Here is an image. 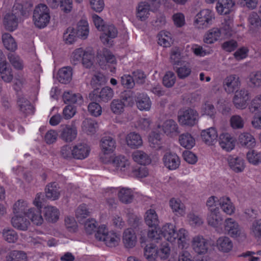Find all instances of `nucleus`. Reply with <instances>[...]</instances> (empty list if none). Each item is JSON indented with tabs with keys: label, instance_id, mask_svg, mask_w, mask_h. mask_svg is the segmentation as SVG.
<instances>
[{
	"label": "nucleus",
	"instance_id": "nucleus-9",
	"mask_svg": "<svg viewBox=\"0 0 261 261\" xmlns=\"http://www.w3.org/2000/svg\"><path fill=\"white\" fill-rule=\"evenodd\" d=\"M225 233L233 238L239 237L242 232L241 228L237 221L232 218H227L224 221Z\"/></svg>",
	"mask_w": 261,
	"mask_h": 261
},
{
	"label": "nucleus",
	"instance_id": "nucleus-44",
	"mask_svg": "<svg viewBox=\"0 0 261 261\" xmlns=\"http://www.w3.org/2000/svg\"><path fill=\"white\" fill-rule=\"evenodd\" d=\"M118 196L120 201L125 204L132 202L134 197L132 190L125 188H122L119 190Z\"/></svg>",
	"mask_w": 261,
	"mask_h": 261
},
{
	"label": "nucleus",
	"instance_id": "nucleus-27",
	"mask_svg": "<svg viewBox=\"0 0 261 261\" xmlns=\"http://www.w3.org/2000/svg\"><path fill=\"white\" fill-rule=\"evenodd\" d=\"M179 79H184L189 76L192 72V68L189 63L183 62L179 65L173 67Z\"/></svg>",
	"mask_w": 261,
	"mask_h": 261
},
{
	"label": "nucleus",
	"instance_id": "nucleus-40",
	"mask_svg": "<svg viewBox=\"0 0 261 261\" xmlns=\"http://www.w3.org/2000/svg\"><path fill=\"white\" fill-rule=\"evenodd\" d=\"M134 161L140 165H146L150 164L151 159L148 155L141 150H136L132 154Z\"/></svg>",
	"mask_w": 261,
	"mask_h": 261
},
{
	"label": "nucleus",
	"instance_id": "nucleus-55",
	"mask_svg": "<svg viewBox=\"0 0 261 261\" xmlns=\"http://www.w3.org/2000/svg\"><path fill=\"white\" fill-rule=\"evenodd\" d=\"M158 44L167 47L170 46L171 38L170 33L168 32L161 31L158 35Z\"/></svg>",
	"mask_w": 261,
	"mask_h": 261
},
{
	"label": "nucleus",
	"instance_id": "nucleus-7",
	"mask_svg": "<svg viewBox=\"0 0 261 261\" xmlns=\"http://www.w3.org/2000/svg\"><path fill=\"white\" fill-rule=\"evenodd\" d=\"M198 117V114L195 110L188 109L180 113L178 120L182 125L193 126L197 122Z\"/></svg>",
	"mask_w": 261,
	"mask_h": 261
},
{
	"label": "nucleus",
	"instance_id": "nucleus-52",
	"mask_svg": "<svg viewBox=\"0 0 261 261\" xmlns=\"http://www.w3.org/2000/svg\"><path fill=\"white\" fill-rule=\"evenodd\" d=\"M250 234L257 239H261V219L254 221L250 227Z\"/></svg>",
	"mask_w": 261,
	"mask_h": 261
},
{
	"label": "nucleus",
	"instance_id": "nucleus-33",
	"mask_svg": "<svg viewBox=\"0 0 261 261\" xmlns=\"http://www.w3.org/2000/svg\"><path fill=\"white\" fill-rule=\"evenodd\" d=\"M234 5L233 0H218L216 8L219 14L225 15L229 13Z\"/></svg>",
	"mask_w": 261,
	"mask_h": 261
},
{
	"label": "nucleus",
	"instance_id": "nucleus-31",
	"mask_svg": "<svg viewBox=\"0 0 261 261\" xmlns=\"http://www.w3.org/2000/svg\"><path fill=\"white\" fill-rule=\"evenodd\" d=\"M11 223L14 227L21 230H26L30 224L22 215H15L12 218Z\"/></svg>",
	"mask_w": 261,
	"mask_h": 261
},
{
	"label": "nucleus",
	"instance_id": "nucleus-57",
	"mask_svg": "<svg viewBox=\"0 0 261 261\" xmlns=\"http://www.w3.org/2000/svg\"><path fill=\"white\" fill-rule=\"evenodd\" d=\"M0 74L2 80L6 83H10L13 80L12 70L8 65L0 67Z\"/></svg>",
	"mask_w": 261,
	"mask_h": 261
},
{
	"label": "nucleus",
	"instance_id": "nucleus-18",
	"mask_svg": "<svg viewBox=\"0 0 261 261\" xmlns=\"http://www.w3.org/2000/svg\"><path fill=\"white\" fill-rule=\"evenodd\" d=\"M17 103L19 110L25 114H30L33 113V106L31 102L24 96L22 93L17 94Z\"/></svg>",
	"mask_w": 261,
	"mask_h": 261
},
{
	"label": "nucleus",
	"instance_id": "nucleus-21",
	"mask_svg": "<svg viewBox=\"0 0 261 261\" xmlns=\"http://www.w3.org/2000/svg\"><path fill=\"white\" fill-rule=\"evenodd\" d=\"M219 144L221 147L227 151L232 150L235 146V140L230 134L222 133L219 137Z\"/></svg>",
	"mask_w": 261,
	"mask_h": 261
},
{
	"label": "nucleus",
	"instance_id": "nucleus-5",
	"mask_svg": "<svg viewBox=\"0 0 261 261\" xmlns=\"http://www.w3.org/2000/svg\"><path fill=\"white\" fill-rule=\"evenodd\" d=\"M191 246L194 251L198 255L206 254L212 249L211 241L202 236L193 237L191 241Z\"/></svg>",
	"mask_w": 261,
	"mask_h": 261
},
{
	"label": "nucleus",
	"instance_id": "nucleus-36",
	"mask_svg": "<svg viewBox=\"0 0 261 261\" xmlns=\"http://www.w3.org/2000/svg\"><path fill=\"white\" fill-rule=\"evenodd\" d=\"M72 69L71 67L66 66L60 69L58 72V80L63 84H67L72 79Z\"/></svg>",
	"mask_w": 261,
	"mask_h": 261
},
{
	"label": "nucleus",
	"instance_id": "nucleus-10",
	"mask_svg": "<svg viewBox=\"0 0 261 261\" xmlns=\"http://www.w3.org/2000/svg\"><path fill=\"white\" fill-rule=\"evenodd\" d=\"M241 85L239 76L236 74H231L227 76L223 82V87L228 93H232L238 90Z\"/></svg>",
	"mask_w": 261,
	"mask_h": 261
},
{
	"label": "nucleus",
	"instance_id": "nucleus-49",
	"mask_svg": "<svg viewBox=\"0 0 261 261\" xmlns=\"http://www.w3.org/2000/svg\"><path fill=\"white\" fill-rule=\"evenodd\" d=\"M2 40L4 46L7 50L14 51L17 49V43L10 34H4L2 36Z\"/></svg>",
	"mask_w": 261,
	"mask_h": 261
},
{
	"label": "nucleus",
	"instance_id": "nucleus-59",
	"mask_svg": "<svg viewBox=\"0 0 261 261\" xmlns=\"http://www.w3.org/2000/svg\"><path fill=\"white\" fill-rule=\"evenodd\" d=\"M90 214V212L85 204L80 205L76 210L75 215L80 223H83V220Z\"/></svg>",
	"mask_w": 261,
	"mask_h": 261
},
{
	"label": "nucleus",
	"instance_id": "nucleus-48",
	"mask_svg": "<svg viewBox=\"0 0 261 261\" xmlns=\"http://www.w3.org/2000/svg\"><path fill=\"white\" fill-rule=\"evenodd\" d=\"M7 57L9 62L15 69L22 70L23 68V61L18 55L10 53Z\"/></svg>",
	"mask_w": 261,
	"mask_h": 261
},
{
	"label": "nucleus",
	"instance_id": "nucleus-26",
	"mask_svg": "<svg viewBox=\"0 0 261 261\" xmlns=\"http://www.w3.org/2000/svg\"><path fill=\"white\" fill-rule=\"evenodd\" d=\"M154 10L146 2H141L137 8V17L141 21L145 20L148 17L150 11Z\"/></svg>",
	"mask_w": 261,
	"mask_h": 261
},
{
	"label": "nucleus",
	"instance_id": "nucleus-14",
	"mask_svg": "<svg viewBox=\"0 0 261 261\" xmlns=\"http://www.w3.org/2000/svg\"><path fill=\"white\" fill-rule=\"evenodd\" d=\"M162 130L168 136L174 137L180 133L177 123L172 119L165 121L162 125Z\"/></svg>",
	"mask_w": 261,
	"mask_h": 261
},
{
	"label": "nucleus",
	"instance_id": "nucleus-34",
	"mask_svg": "<svg viewBox=\"0 0 261 261\" xmlns=\"http://www.w3.org/2000/svg\"><path fill=\"white\" fill-rule=\"evenodd\" d=\"M26 217L29 218L36 225H40L43 222V219L39 208H31L28 209Z\"/></svg>",
	"mask_w": 261,
	"mask_h": 261
},
{
	"label": "nucleus",
	"instance_id": "nucleus-29",
	"mask_svg": "<svg viewBox=\"0 0 261 261\" xmlns=\"http://www.w3.org/2000/svg\"><path fill=\"white\" fill-rule=\"evenodd\" d=\"M111 165L117 171H125L129 167V163L123 156H116L111 162Z\"/></svg>",
	"mask_w": 261,
	"mask_h": 261
},
{
	"label": "nucleus",
	"instance_id": "nucleus-41",
	"mask_svg": "<svg viewBox=\"0 0 261 261\" xmlns=\"http://www.w3.org/2000/svg\"><path fill=\"white\" fill-rule=\"evenodd\" d=\"M6 261H26L27 254L21 250H12L9 252L6 257Z\"/></svg>",
	"mask_w": 261,
	"mask_h": 261
},
{
	"label": "nucleus",
	"instance_id": "nucleus-13",
	"mask_svg": "<svg viewBox=\"0 0 261 261\" xmlns=\"http://www.w3.org/2000/svg\"><path fill=\"white\" fill-rule=\"evenodd\" d=\"M218 133L215 128L210 127L201 132L202 141L208 145H213L218 140Z\"/></svg>",
	"mask_w": 261,
	"mask_h": 261
},
{
	"label": "nucleus",
	"instance_id": "nucleus-47",
	"mask_svg": "<svg viewBox=\"0 0 261 261\" xmlns=\"http://www.w3.org/2000/svg\"><path fill=\"white\" fill-rule=\"evenodd\" d=\"M240 143L247 148H252L255 145L254 138L250 134L244 133L241 134L239 137Z\"/></svg>",
	"mask_w": 261,
	"mask_h": 261
},
{
	"label": "nucleus",
	"instance_id": "nucleus-50",
	"mask_svg": "<svg viewBox=\"0 0 261 261\" xmlns=\"http://www.w3.org/2000/svg\"><path fill=\"white\" fill-rule=\"evenodd\" d=\"M28 209V203L23 200H18L13 206V212L15 215L27 216Z\"/></svg>",
	"mask_w": 261,
	"mask_h": 261
},
{
	"label": "nucleus",
	"instance_id": "nucleus-56",
	"mask_svg": "<svg viewBox=\"0 0 261 261\" xmlns=\"http://www.w3.org/2000/svg\"><path fill=\"white\" fill-rule=\"evenodd\" d=\"M3 236L4 240L10 243L16 242L18 238L17 232L12 229H4Z\"/></svg>",
	"mask_w": 261,
	"mask_h": 261
},
{
	"label": "nucleus",
	"instance_id": "nucleus-54",
	"mask_svg": "<svg viewBox=\"0 0 261 261\" xmlns=\"http://www.w3.org/2000/svg\"><path fill=\"white\" fill-rule=\"evenodd\" d=\"M248 79L251 87L253 88L261 87V71H256L251 72Z\"/></svg>",
	"mask_w": 261,
	"mask_h": 261
},
{
	"label": "nucleus",
	"instance_id": "nucleus-24",
	"mask_svg": "<svg viewBox=\"0 0 261 261\" xmlns=\"http://www.w3.org/2000/svg\"><path fill=\"white\" fill-rule=\"evenodd\" d=\"M222 38L221 30L218 28H213L205 34L203 41L207 44H213Z\"/></svg>",
	"mask_w": 261,
	"mask_h": 261
},
{
	"label": "nucleus",
	"instance_id": "nucleus-23",
	"mask_svg": "<svg viewBox=\"0 0 261 261\" xmlns=\"http://www.w3.org/2000/svg\"><path fill=\"white\" fill-rule=\"evenodd\" d=\"M227 161L230 168L234 172H240L244 170L245 164L242 158L236 156H229Z\"/></svg>",
	"mask_w": 261,
	"mask_h": 261
},
{
	"label": "nucleus",
	"instance_id": "nucleus-15",
	"mask_svg": "<svg viewBox=\"0 0 261 261\" xmlns=\"http://www.w3.org/2000/svg\"><path fill=\"white\" fill-rule=\"evenodd\" d=\"M101 31H102L103 33L100 38L101 42L105 44H110L109 38H114L118 34L117 29L113 24H105Z\"/></svg>",
	"mask_w": 261,
	"mask_h": 261
},
{
	"label": "nucleus",
	"instance_id": "nucleus-45",
	"mask_svg": "<svg viewBox=\"0 0 261 261\" xmlns=\"http://www.w3.org/2000/svg\"><path fill=\"white\" fill-rule=\"evenodd\" d=\"M222 24L223 27L219 29L221 36L223 38L229 37L232 34V19L230 16H226Z\"/></svg>",
	"mask_w": 261,
	"mask_h": 261
},
{
	"label": "nucleus",
	"instance_id": "nucleus-8",
	"mask_svg": "<svg viewBox=\"0 0 261 261\" xmlns=\"http://www.w3.org/2000/svg\"><path fill=\"white\" fill-rule=\"evenodd\" d=\"M250 98V93L248 90L242 88L236 91L232 101L236 108L244 109L246 108L247 102Z\"/></svg>",
	"mask_w": 261,
	"mask_h": 261
},
{
	"label": "nucleus",
	"instance_id": "nucleus-11",
	"mask_svg": "<svg viewBox=\"0 0 261 261\" xmlns=\"http://www.w3.org/2000/svg\"><path fill=\"white\" fill-rule=\"evenodd\" d=\"M163 161L165 166L171 170L178 168L180 163L179 156L176 153L172 152L166 153L163 156Z\"/></svg>",
	"mask_w": 261,
	"mask_h": 261
},
{
	"label": "nucleus",
	"instance_id": "nucleus-61",
	"mask_svg": "<svg viewBox=\"0 0 261 261\" xmlns=\"http://www.w3.org/2000/svg\"><path fill=\"white\" fill-rule=\"evenodd\" d=\"M188 237V231L185 229H180L178 233L176 232V239H177L178 247L181 249L184 248L186 244V239Z\"/></svg>",
	"mask_w": 261,
	"mask_h": 261
},
{
	"label": "nucleus",
	"instance_id": "nucleus-30",
	"mask_svg": "<svg viewBox=\"0 0 261 261\" xmlns=\"http://www.w3.org/2000/svg\"><path fill=\"white\" fill-rule=\"evenodd\" d=\"M216 246L218 249L223 252H228L233 247L231 240L227 237L223 236L217 240Z\"/></svg>",
	"mask_w": 261,
	"mask_h": 261
},
{
	"label": "nucleus",
	"instance_id": "nucleus-43",
	"mask_svg": "<svg viewBox=\"0 0 261 261\" xmlns=\"http://www.w3.org/2000/svg\"><path fill=\"white\" fill-rule=\"evenodd\" d=\"M59 210L55 206H47L44 208V216L49 222H55L59 219Z\"/></svg>",
	"mask_w": 261,
	"mask_h": 261
},
{
	"label": "nucleus",
	"instance_id": "nucleus-1",
	"mask_svg": "<svg viewBox=\"0 0 261 261\" xmlns=\"http://www.w3.org/2000/svg\"><path fill=\"white\" fill-rule=\"evenodd\" d=\"M30 9L24 7L20 4H15L13 7L12 12L6 14L4 19L5 28L10 31L16 29L18 23V19L21 16H28Z\"/></svg>",
	"mask_w": 261,
	"mask_h": 261
},
{
	"label": "nucleus",
	"instance_id": "nucleus-2",
	"mask_svg": "<svg viewBox=\"0 0 261 261\" xmlns=\"http://www.w3.org/2000/svg\"><path fill=\"white\" fill-rule=\"evenodd\" d=\"M49 10L44 4H39L35 7L33 15L35 25L39 29L45 28L50 21Z\"/></svg>",
	"mask_w": 261,
	"mask_h": 261
},
{
	"label": "nucleus",
	"instance_id": "nucleus-53",
	"mask_svg": "<svg viewBox=\"0 0 261 261\" xmlns=\"http://www.w3.org/2000/svg\"><path fill=\"white\" fill-rule=\"evenodd\" d=\"M158 253L156 246L153 244L147 245L144 248V256L148 260L155 259L158 255Z\"/></svg>",
	"mask_w": 261,
	"mask_h": 261
},
{
	"label": "nucleus",
	"instance_id": "nucleus-3",
	"mask_svg": "<svg viewBox=\"0 0 261 261\" xmlns=\"http://www.w3.org/2000/svg\"><path fill=\"white\" fill-rule=\"evenodd\" d=\"M95 237L98 240L105 242L106 245L110 247L117 246L120 241L119 236L113 231H108L103 225L99 226Z\"/></svg>",
	"mask_w": 261,
	"mask_h": 261
},
{
	"label": "nucleus",
	"instance_id": "nucleus-25",
	"mask_svg": "<svg viewBox=\"0 0 261 261\" xmlns=\"http://www.w3.org/2000/svg\"><path fill=\"white\" fill-rule=\"evenodd\" d=\"M208 224L215 227L218 228L222 222V218L220 216L218 208H211V212L207 215Z\"/></svg>",
	"mask_w": 261,
	"mask_h": 261
},
{
	"label": "nucleus",
	"instance_id": "nucleus-42",
	"mask_svg": "<svg viewBox=\"0 0 261 261\" xmlns=\"http://www.w3.org/2000/svg\"><path fill=\"white\" fill-rule=\"evenodd\" d=\"M179 142L181 146L187 149L192 148L195 144V139L188 133L180 135L179 137Z\"/></svg>",
	"mask_w": 261,
	"mask_h": 261
},
{
	"label": "nucleus",
	"instance_id": "nucleus-46",
	"mask_svg": "<svg viewBox=\"0 0 261 261\" xmlns=\"http://www.w3.org/2000/svg\"><path fill=\"white\" fill-rule=\"evenodd\" d=\"M75 31L78 37L83 39L87 38L89 32L88 22L85 20L80 21L77 24L76 30Z\"/></svg>",
	"mask_w": 261,
	"mask_h": 261
},
{
	"label": "nucleus",
	"instance_id": "nucleus-37",
	"mask_svg": "<svg viewBox=\"0 0 261 261\" xmlns=\"http://www.w3.org/2000/svg\"><path fill=\"white\" fill-rule=\"evenodd\" d=\"M146 224L150 227H156L159 223L158 216L153 209L147 210L145 215Z\"/></svg>",
	"mask_w": 261,
	"mask_h": 261
},
{
	"label": "nucleus",
	"instance_id": "nucleus-22",
	"mask_svg": "<svg viewBox=\"0 0 261 261\" xmlns=\"http://www.w3.org/2000/svg\"><path fill=\"white\" fill-rule=\"evenodd\" d=\"M137 106L138 108L141 111H149L151 108V102L146 94L145 93H137L136 96Z\"/></svg>",
	"mask_w": 261,
	"mask_h": 261
},
{
	"label": "nucleus",
	"instance_id": "nucleus-6",
	"mask_svg": "<svg viewBox=\"0 0 261 261\" xmlns=\"http://www.w3.org/2000/svg\"><path fill=\"white\" fill-rule=\"evenodd\" d=\"M160 233L159 237H155L157 231L153 230L150 231L148 233V237L153 240H158L163 237L165 240L168 242H173L176 239V231L174 226L172 224H166L164 225L160 231Z\"/></svg>",
	"mask_w": 261,
	"mask_h": 261
},
{
	"label": "nucleus",
	"instance_id": "nucleus-17",
	"mask_svg": "<svg viewBox=\"0 0 261 261\" xmlns=\"http://www.w3.org/2000/svg\"><path fill=\"white\" fill-rule=\"evenodd\" d=\"M122 241L125 248H132L135 247L137 243V236L134 229L128 228L125 230Z\"/></svg>",
	"mask_w": 261,
	"mask_h": 261
},
{
	"label": "nucleus",
	"instance_id": "nucleus-60",
	"mask_svg": "<svg viewBox=\"0 0 261 261\" xmlns=\"http://www.w3.org/2000/svg\"><path fill=\"white\" fill-rule=\"evenodd\" d=\"M201 110L202 115L208 116L212 118L215 117L216 113V111L214 105L209 101L205 102L202 106Z\"/></svg>",
	"mask_w": 261,
	"mask_h": 261
},
{
	"label": "nucleus",
	"instance_id": "nucleus-12",
	"mask_svg": "<svg viewBox=\"0 0 261 261\" xmlns=\"http://www.w3.org/2000/svg\"><path fill=\"white\" fill-rule=\"evenodd\" d=\"M77 136V128L73 124L66 125L60 131V138L66 142H71Z\"/></svg>",
	"mask_w": 261,
	"mask_h": 261
},
{
	"label": "nucleus",
	"instance_id": "nucleus-51",
	"mask_svg": "<svg viewBox=\"0 0 261 261\" xmlns=\"http://www.w3.org/2000/svg\"><path fill=\"white\" fill-rule=\"evenodd\" d=\"M119 99L124 104L125 107H131L134 104L135 95L132 91H124L121 94Z\"/></svg>",
	"mask_w": 261,
	"mask_h": 261
},
{
	"label": "nucleus",
	"instance_id": "nucleus-16",
	"mask_svg": "<svg viewBox=\"0 0 261 261\" xmlns=\"http://www.w3.org/2000/svg\"><path fill=\"white\" fill-rule=\"evenodd\" d=\"M90 151L89 146L86 143H78L72 148L73 157L79 160L84 159L89 155Z\"/></svg>",
	"mask_w": 261,
	"mask_h": 261
},
{
	"label": "nucleus",
	"instance_id": "nucleus-4",
	"mask_svg": "<svg viewBox=\"0 0 261 261\" xmlns=\"http://www.w3.org/2000/svg\"><path fill=\"white\" fill-rule=\"evenodd\" d=\"M215 19L214 13L210 9H203L195 16L193 24L198 29H204L212 24Z\"/></svg>",
	"mask_w": 261,
	"mask_h": 261
},
{
	"label": "nucleus",
	"instance_id": "nucleus-32",
	"mask_svg": "<svg viewBox=\"0 0 261 261\" xmlns=\"http://www.w3.org/2000/svg\"><path fill=\"white\" fill-rule=\"evenodd\" d=\"M63 99L66 103H75L80 105L83 101V97L79 93L65 91L63 95Z\"/></svg>",
	"mask_w": 261,
	"mask_h": 261
},
{
	"label": "nucleus",
	"instance_id": "nucleus-39",
	"mask_svg": "<svg viewBox=\"0 0 261 261\" xmlns=\"http://www.w3.org/2000/svg\"><path fill=\"white\" fill-rule=\"evenodd\" d=\"M169 204L176 215L182 216L185 214V206L179 199L172 198L169 201Z\"/></svg>",
	"mask_w": 261,
	"mask_h": 261
},
{
	"label": "nucleus",
	"instance_id": "nucleus-35",
	"mask_svg": "<svg viewBox=\"0 0 261 261\" xmlns=\"http://www.w3.org/2000/svg\"><path fill=\"white\" fill-rule=\"evenodd\" d=\"M219 205L223 212L231 215L234 213L235 207L228 197H222L219 199Z\"/></svg>",
	"mask_w": 261,
	"mask_h": 261
},
{
	"label": "nucleus",
	"instance_id": "nucleus-58",
	"mask_svg": "<svg viewBox=\"0 0 261 261\" xmlns=\"http://www.w3.org/2000/svg\"><path fill=\"white\" fill-rule=\"evenodd\" d=\"M124 104L119 99H113L110 104L112 112L115 114H120L124 110Z\"/></svg>",
	"mask_w": 261,
	"mask_h": 261
},
{
	"label": "nucleus",
	"instance_id": "nucleus-63",
	"mask_svg": "<svg viewBox=\"0 0 261 261\" xmlns=\"http://www.w3.org/2000/svg\"><path fill=\"white\" fill-rule=\"evenodd\" d=\"M247 158L249 163L254 165L261 163V153L254 150L247 153Z\"/></svg>",
	"mask_w": 261,
	"mask_h": 261
},
{
	"label": "nucleus",
	"instance_id": "nucleus-28",
	"mask_svg": "<svg viewBox=\"0 0 261 261\" xmlns=\"http://www.w3.org/2000/svg\"><path fill=\"white\" fill-rule=\"evenodd\" d=\"M127 145L131 148H137L142 146L143 141L139 134L135 132L128 134L125 138Z\"/></svg>",
	"mask_w": 261,
	"mask_h": 261
},
{
	"label": "nucleus",
	"instance_id": "nucleus-62",
	"mask_svg": "<svg viewBox=\"0 0 261 261\" xmlns=\"http://www.w3.org/2000/svg\"><path fill=\"white\" fill-rule=\"evenodd\" d=\"M84 129L87 133L94 134L97 128V123L95 120L88 119L85 120L83 123Z\"/></svg>",
	"mask_w": 261,
	"mask_h": 261
},
{
	"label": "nucleus",
	"instance_id": "nucleus-38",
	"mask_svg": "<svg viewBox=\"0 0 261 261\" xmlns=\"http://www.w3.org/2000/svg\"><path fill=\"white\" fill-rule=\"evenodd\" d=\"M45 194L48 199L53 200L58 199L60 195L58 184L54 182L48 185L45 189Z\"/></svg>",
	"mask_w": 261,
	"mask_h": 261
},
{
	"label": "nucleus",
	"instance_id": "nucleus-64",
	"mask_svg": "<svg viewBox=\"0 0 261 261\" xmlns=\"http://www.w3.org/2000/svg\"><path fill=\"white\" fill-rule=\"evenodd\" d=\"M249 109L252 113L261 109V94L257 95L252 99Z\"/></svg>",
	"mask_w": 261,
	"mask_h": 261
},
{
	"label": "nucleus",
	"instance_id": "nucleus-19",
	"mask_svg": "<svg viewBox=\"0 0 261 261\" xmlns=\"http://www.w3.org/2000/svg\"><path fill=\"white\" fill-rule=\"evenodd\" d=\"M93 93V94L95 95L96 100L99 102H105L110 100L114 94L113 90L108 86L102 88L99 92L95 90Z\"/></svg>",
	"mask_w": 261,
	"mask_h": 261
},
{
	"label": "nucleus",
	"instance_id": "nucleus-20",
	"mask_svg": "<svg viewBox=\"0 0 261 261\" xmlns=\"http://www.w3.org/2000/svg\"><path fill=\"white\" fill-rule=\"evenodd\" d=\"M116 141L111 136L103 137L100 141V146L102 152L105 154L112 153L116 148Z\"/></svg>",
	"mask_w": 261,
	"mask_h": 261
}]
</instances>
